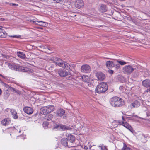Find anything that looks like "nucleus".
Returning a JSON list of instances; mask_svg holds the SVG:
<instances>
[{
	"label": "nucleus",
	"instance_id": "1",
	"mask_svg": "<svg viewBox=\"0 0 150 150\" xmlns=\"http://www.w3.org/2000/svg\"><path fill=\"white\" fill-rule=\"evenodd\" d=\"M8 65L10 69L18 71L27 72L29 71L30 70L27 67L21 66L17 64L8 63Z\"/></svg>",
	"mask_w": 150,
	"mask_h": 150
},
{
	"label": "nucleus",
	"instance_id": "2",
	"mask_svg": "<svg viewBox=\"0 0 150 150\" xmlns=\"http://www.w3.org/2000/svg\"><path fill=\"white\" fill-rule=\"evenodd\" d=\"M108 89V86L105 83L102 82L99 83L95 89L96 92L98 93L105 92Z\"/></svg>",
	"mask_w": 150,
	"mask_h": 150
},
{
	"label": "nucleus",
	"instance_id": "3",
	"mask_svg": "<svg viewBox=\"0 0 150 150\" xmlns=\"http://www.w3.org/2000/svg\"><path fill=\"white\" fill-rule=\"evenodd\" d=\"M135 69L132 66L129 65L125 66L123 68L122 71L125 74L129 75Z\"/></svg>",
	"mask_w": 150,
	"mask_h": 150
},
{
	"label": "nucleus",
	"instance_id": "4",
	"mask_svg": "<svg viewBox=\"0 0 150 150\" xmlns=\"http://www.w3.org/2000/svg\"><path fill=\"white\" fill-rule=\"evenodd\" d=\"M71 128L66 125L62 124L58 125L54 127L53 128V130L56 129L58 130L65 131L67 130H69Z\"/></svg>",
	"mask_w": 150,
	"mask_h": 150
},
{
	"label": "nucleus",
	"instance_id": "5",
	"mask_svg": "<svg viewBox=\"0 0 150 150\" xmlns=\"http://www.w3.org/2000/svg\"><path fill=\"white\" fill-rule=\"evenodd\" d=\"M52 60L54 63H55L57 65H58L62 67H64V64L65 62V61L62 60L60 58L57 57H54Z\"/></svg>",
	"mask_w": 150,
	"mask_h": 150
},
{
	"label": "nucleus",
	"instance_id": "6",
	"mask_svg": "<svg viewBox=\"0 0 150 150\" xmlns=\"http://www.w3.org/2000/svg\"><path fill=\"white\" fill-rule=\"evenodd\" d=\"M61 144L65 147H67L68 148L74 147L75 146L72 144H70V143L69 144L68 143V139L67 138H62L61 140Z\"/></svg>",
	"mask_w": 150,
	"mask_h": 150
},
{
	"label": "nucleus",
	"instance_id": "7",
	"mask_svg": "<svg viewBox=\"0 0 150 150\" xmlns=\"http://www.w3.org/2000/svg\"><path fill=\"white\" fill-rule=\"evenodd\" d=\"M81 71L82 72L86 73H89L91 71L90 67L88 64H83L81 67Z\"/></svg>",
	"mask_w": 150,
	"mask_h": 150
},
{
	"label": "nucleus",
	"instance_id": "8",
	"mask_svg": "<svg viewBox=\"0 0 150 150\" xmlns=\"http://www.w3.org/2000/svg\"><path fill=\"white\" fill-rule=\"evenodd\" d=\"M57 73L61 77H65L69 74L65 70L60 69L58 70L57 71Z\"/></svg>",
	"mask_w": 150,
	"mask_h": 150
},
{
	"label": "nucleus",
	"instance_id": "9",
	"mask_svg": "<svg viewBox=\"0 0 150 150\" xmlns=\"http://www.w3.org/2000/svg\"><path fill=\"white\" fill-rule=\"evenodd\" d=\"M84 4L83 0H76L75 6L76 8L79 9L83 7Z\"/></svg>",
	"mask_w": 150,
	"mask_h": 150
},
{
	"label": "nucleus",
	"instance_id": "10",
	"mask_svg": "<svg viewBox=\"0 0 150 150\" xmlns=\"http://www.w3.org/2000/svg\"><path fill=\"white\" fill-rule=\"evenodd\" d=\"M96 76L98 78V79L100 80L103 81L105 78V76L103 73L99 72L96 73Z\"/></svg>",
	"mask_w": 150,
	"mask_h": 150
},
{
	"label": "nucleus",
	"instance_id": "11",
	"mask_svg": "<svg viewBox=\"0 0 150 150\" xmlns=\"http://www.w3.org/2000/svg\"><path fill=\"white\" fill-rule=\"evenodd\" d=\"M23 110L25 113L29 115L31 114L33 112V110L32 108L28 106L24 107Z\"/></svg>",
	"mask_w": 150,
	"mask_h": 150
},
{
	"label": "nucleus",
	"instance_id": "12",
	"mask_svg": "<svg viewBox=\"0 0 150 150\" xmlns=\"http://www.w3.org/2000/svg\"><path fill=\"white\" fill-rule=\"evenodd\" d=\"M118 99H119V98L118 97H114L111 98L110 100V103L111 105L114 107Z\"/></svg>",
	"mask_w": 150,
	"mask_h": 150
},
{
	"label": "nucleus",
	"instance_id": "13",
	"mask_svg": "<svg viewBox=\"0 0 150 150\" xmlns=\"http://www.w3.org/2000/svg\"><path fill=\"white\" fill-rule=\"evenodd\" d=\"M65 113L64 110L62 108H60L57 110L55 113L57 114V116L62 117L64 115Z\"/></svg>",
	"mask_w": 150,
	"mask_h": 150
},
{
	"label": "nucleus",
	"instance_id": "14",
	"mask_svg": "<svg viewBox=\"0 0 150 150\" xmlns=\"http://www.w3.org/2000/svg\"><path fill=\"white\" fill-rule=\"evenodd\" d=\"M124 101L123 100L119 98V99H118V101H117L114 107H120L123 105L124 104Z\"/></svg>",
	"mask_w": 150,
	"mask_h": 150
},
{
	"label": "nucleus",
	"instance_id": "15",
	"mask_svg": "<svg viewBox=\"0 0 150 150\" xmlns=\"http://www.w3.org/2000/svg\"><path fill=\"white\" fill-rule=\"evenodd\" d=\"M140 105V103L137 100L133 101L130 105V107L132 108H137Z\"/></svg>",
	"mask_w": 150,
	"mask_h": 150
},
{
	"label": "nucleus",
	"instance_id": "16",
	"mask_svg": "<svg viewBox=\"0 0 150 150\" xmlns=\"http://www.w3.org/2000/svg\"><path fill=\"white\" fill-rule=\"evenodd\" d=\"M11 119L9 118H7L4 119L1 121L2 125L6 126L8 125L11 123Z\"/></svg>",
	"mask_w": 150,
	"mask_h": 150
},
{
	"label": "nucleus",
	"instance_id": "17",
	"mask_svg": "<svg viewBox=\"0 0 150 150\" xmlns=\"http://www.w3.org/2000/svg\"><path fill=\"white\" fill-rule=\"evenodd\" d=\"M40 112L44 115H47L49 114L47 106L42 107L40 109Z\"/></svg>",
	"mask_w": 150,
	"mask_h": 150
},
{
	"label": "nucleus",
	"instance_id": "18",
	"mask_svg": "<svg viewBox=\"0 0 150 150\" xmlns=\"http://www.w3.org/2000/svg\"><path fill=\"white\" fill-rule=\"evenodd\" d=\"M142 84L143 86L146 88L150 87V80L149 79H146L143 80Z\"/></svg>",
	"mask_w": 150,
	"mask_h": 150
},
{
	"label": "nucleus",
	"instance_id": "19",
	"mask_svg": "<svg viewBox=\"0 0 150 150\" xmlns=\"http://www.w3.org/2000/svg\"><path fill=\"white\" fill-rule=\"evenodd\" d=\"M122 126L125 127L128 130L130 131L131 132L133 133L134 132V131L133 130L132 127L129 124L127 123V122L125 121Z\"/></svg>",
	"mask_w": 150,
	"mask_h": 150
},
{
	"label": "nucleus",
	"instance_id": "20",
	"mask_svg": "<svg viewBox=\"0 0 150 150\" xmlns=\"http://www.w3.org/2000/svg\"><path fill=\"white\" fill-rule=\"evenodd\" d=\"M10 112L12 115V117L14 119H16L18 118L16 110L13 109H11L10 110Z\"/></svg>",
	"mask_w": 150,
	"mask_h": 150
},
{
	"label": "nucleus",
	"instance_id": "21",
	"mask_svg": "<svg viewBox=\"0 0 150 150\" xmlns=\"http://www.w3.org/2000/svg\"><path fill=\"white\" fill-rule=\"evenodd\" d=\"M106 67L108 69L112 68L114 67L115 64L112 61H108L106 62Z\"/></svg>",
	"mask_w": 150,
	"mask_h": 150
},
{
	"label": "nucleus",
	"instance_id": "22",
	"mask_svg": "<svg viewBox=\"0 0 150 150\" xmlns=\"http://www.w3.org/2000/svg\"><path fill=\"white\" fill-rule=\"evenodd\" d=\"M68 139L69 140V143H70V144H72L74 145L73 143L75 141V137L73 135H70L68 136Z\"/></svg>",
	"mask_w": 150,
	"mask_h": 150
},
{
	"label": "nucleus",
	"instance_id": "23",
	"mask_svg": "<svg viewBox=\"0 0 150 150\" xmlns=\"http://www.w3.org/2000/svg\"><path fill=\"white\" fill-rule=\"evenodd\" d=\"M108 10L106 6L103 4H101L99 8L100 11L101 12H106Z\"/></svg>",
	"mask_w": 150,
	"mask_h": 150
},
{
	"label": "nucleus",
	"instance_id": "24",
	"mask_svg": "<svg viewBox=\"0 0 150 150\" xmlns=\"http://www.w3.org/2000/svg\"><path fill=\"white\" fill-rule=\"evenodd\" d=\"M17 54L18 57L21 59H24L26 57L24 53L20 51L17 52Z\"/></svg>",
	"mask_w": 150,
	"mask_h": 150
},
{
	"label": "nucleus",
	"instance_id": "25",
	"mask_svg": "<svg viewBox=\"0 0 150 150\" xmlns=\"http://www.w3.org/2000/svg\"><path fill=\"white\" fill-rule=\"evenodd\" d=\"M49 113H51L54 110V107L53 105H50L47 106Z\"/></svg>",
	"mask_w": 150,
	"mask_h": 150
},
{
	"label": "nucleus",
	"instance_id": "26",
	"mask_svg": "<svg viewBox=\"0 0 150 150\" xmlns=\"http://www.w3.org/2000/svg\"><path fill=\"white\" fill-rule=\"evenodd\" d=\"M10 95V93L9 91L8 90L5 91V92L4 93V98L5 99H7Z\"/></svg>",
	"mask_w": 150,
	"mask_h": 150
},
{
	"label": "nucleus",
	"instance_id": "27",
	"mask_svg": "<svg viewBox=\"0 0 150 150\" xmlns=\"http://www.w3.org/2000/svg\"><path fill=\"white\" fill-rule=\"evenodd\" d=\"M71 66L68 63L65 62L64 64V67L63 68H64L68 70H71L70 69Z\"/></svg>",
	"mask_w": 150,
	"mask_h": 150
},
{
	"label": "nucleus",
	"instance_id": "28",
	"mask_svg": "<svg viewBox=\"0 0 150 150\" xmlns=\"http://www.w3.org/2000/svg\"><path fill=\"white\" fill-rule=\"evenodd\" d=\"M37 21L38 23H37L36 24L41 26L46 27L47 25V23L40 21Z\"/></svg>",
	"mask_w": 150,
	"mask_h": 150
},
{
	"label": "nucleus",
	"instance_id": "29",
	"mask_svg": "<svg viewBox=\"0 0 150 150\" xmlns=\"http://www.w3.org/2000/svg\"><path fill=\"white\" fill-rule=\"evenodd\" d=\"M117 62L119 64L121 65H123L126 64L127 63V62L122 60H117Z\"/></svg>",
	"mask_w": 150,
	"mask_h": 150
},
{
	"label": "nucleus",
	"instance_id": "30",
	"mask_svg": "<svg viewBox=\"0 0 150 150\" xmlns=\"http://www.w3.org/2000/svg\"><path fill=\"white\" fill-rule=\"evenodd\" d=\"M47 118H46L47 120L50 121L51 120L53 117V115L51 114H47Z\"/></svg>",
	"mask_w": 150,
	"mask_h": 150
},
{
	"label": "nucleus",
	"instance_id": "31",
	"mask_svg": "<svg viewBox=\"0 0 150 150\" xmlns=\"http://www.w3.org/2000/svg\"><path fill=\"white\" fill-rule=\"evenodd\" d=\"M82 80L84 82H87L88 81V77L87 76L83 75L82 77Z\"/></svg>",
	"mask_w": 150,
	"mask_h": 150
},
{
	"label": "nucleus",
	"instance_id": "32",
	"mask_svg": "<svg viewBox=\"0 0 150 150\" xmlns=\"http://www.w3.org/2000/svg\"><path fill=\"white\" fill-rule=\"evenodd\" d=\"M122 150H132V149L129 147H127L126 145L125 144H124V146L122 148Z\"/></svg>",
	"mask_w": 150,
	"mask_h": 150
},
{
	"label": "nucleus",
	"instance_id": "33",
	"mask_svg": "<svg viewBox=\"0 0 150 150\" xmlns=\"http://www.w3.org/2000/svg\"><path fill=\"white\" fill-rule=\"evenodd\" d=\"M98 147L101 148V150H107V149L106 146L102 144V146H98Z\"/></svg>",
	"mask_w": 150,
	"mask_h": 150
},
{
	"label": "nucleus",
	"instance_id": "34",
	"mask_svg": "<svg viewBox=\"0 0 150 150\" xmlns=\"http://www.w3.org/2000/svg\"><path fill=\"white\" fill-rule=\"evenodd\" d=\"M4 31L3 29H0V37H3L4 36Z\"/></svg>",
	"mask_w": 150,
	"mask_h": 150
},
{
	"label": "nucleus",
	"instance_id": "35",
	"mask_svg": "<svg viewBox=\"0 0 150 150\" xmlns=\"http://www.w3.org/2000/svg\"><path fill=\"white\" fill-rule=\"evenodd\" d=\"M49 125V123L47 121H45L43 123V125L44 127H46Z\"/></svg>",
	"mask_w": 150,
	"mask_h": 150
},
{
	"label": "nucleus",
	"instance_id": "36",
	"mask_svg": "<svg viewBox=\"0 0 150 150\" xmlns=\"http://www.w3.org/2000/svg\"><path fill=\"white\" fill-rule=\"evenodd\" d=\"M3 85L6 88H8V89H10V88H11V87L8 85L6 84V83H3Z\"/></svg>",
	"mask_w": 150,
	"mask_h": 150
},
{
	"label": "nucleus",
	"instance_id": "37",
	"mask_svg": "<svg viewBox=\"0 0 150 150\" xmlns=\"http://www.w3.org/2000/svg\"><path fill=\"white\" fill-rule=\"evenodd\" d=\"M9 36L12 38H20L21 37V35H11Z\"/></svg>",
	"mask_w": 150,
	"mask_h": 150
},
{
	"label": "nucleus",
	"instance_id": "38",
	"mask_svg": "<svg viewBox=\"0 0 150 150\" xmlns=\"http://www.w3.org/2000/svg\"><path fill=\"white\" fill-rule=\"evenodd\" d=\"M120 65L119 64H117L115 65L114 67H115L116 69L117 70L120 68Z\"/></svg>",
	"mask_w": 150,
	"mask_h": 150
},
{
	"label": "nucleus",
	"instance_id": "39",
	"mask_svg": "<svg viewBox=\"0 0 150 150\" xmlns=\"http://www.w3.org/2000/svg\"><path fill=\"white\" fill-rule=\"evenodd\" d=\"M57 3H60L61 4L63 2L64 0H54Z\"/></svg>",
	"mask_w": 150,
	"mask_h": 150
},
{
	"label": "nucleus",
	"instance_id": "40",
	"mask_svg": "<svg viewBox=\"0 0 150 150\" xmlns=\"http://www.w3.org/2000/svg\"><path fill=\"white\" fill-rule=\"evenodd\" d=\"M124 122L125 121H118L117 122L118 123L119 125H123Z\"/></svg>",
	"mask_w": 150,
	"mask_h": 150
},
{
	"label": "nucleus",
	"instance_id": "41",
	"mask_svg": "<svg viewBox=\"0 0 150 150\" xmlns=\"http://www.w3.org/2000/svg\"><path fill=\"white\" fill-rule=\"evenodd\" d=\"M82 147L86 150L88 149V147L86 146L82 145Z\"/></svg>",
	"mask_w": 150,
	"mask_h": 150
},
{
	"label": "nucleus",
	"instance_id": "42",
	"mask_svg": "<svg viewBox=\"0 0 150 150\" xmlns=\"http://www.w3.org/2000/svg\"><path fill=\"white\" fill-rule=\"evenodd\" d=\"M108 72L111 74H112L113 73V71L112 70H109L108 71Z\"/></svg>",
	"mask_w": 150,
	"mask_h": 150
},
{
	"label": "nucleus",
	"instance_id": "43",
	"mask_svg": "<svg viewBox=\"0 0 150 150\" xmlns=\"http://www.w3.org/2000/svg\"><path fill=\"white\" fill-rule=\"evenodd\" d=\"M14 92L15 93H18L19 94L20 93H21V92L19 90H16V89L15 90V91H14Z\"/></svg>",
	"mask_w": 150,
	"mask_h": 150
},
{
	"label": "nucleus",
	"instance_id": "44",
	"mask_svg": "<svg viewBox=\"0 0 150 150\" xmlns=\"http://www.w3.org/2000/svg\"><path fill=\"white\" fill-rule=\"evenodd\" d=\"M10 90H11V91L12 92H14L15 91V90L16 89H15V88H13V87H11V88H10Z\"/></svg>",
	"mask_w": 150,
	"mask_h": 150
},
{
	"label": "nucleus",
	"instance_id": "45",
	"mask_svg": "<svg viewBox=\"0 0 150 150\" xmlns=\"http://www.w3.org/2000/svg\"><path fill=\"white\" fill-rule=\"evenodd\" d=\"M10 5L11 6H15L16 5H17V6L18 5H17H17L16 4H14V3H11L10 4Z\"/></svg>",
	"mask_w": 150,
	"mask_h": 150
},
{
	"label": "nucleus",
	"instance_id": "46",
	"mask_svg": "<svg viewBox=\"0 0 150 150\" xmlns=\"http://www.w3.org/2000/svg\"><path fill=\"white\" fill-rule=\"evenodd\" d=\"M95 146V145H91H91L90 146H89V149L90 150H91V148L92 147V146Z\"/></svg>",
	"mask_w": 150,
	"mask_h": 150
},
{
	"label": "nucleus",
	"instance_id": "47",
	"mask_svg": "<svg viewBox=\"0 0 150 150\" xmlns=\"http://www.w3.org/2000/svg\"><path fill=\"white\" fill-rule=\"evenodd\" d=\"M4 20V18H0V21H3Z\"/></svg>",
	"mask_w": 150,
	"mask_h": 150
},
{
	"label": "nucleus",
	"instance_id": "48",
	"mask_svg": "<svg viewBox=\"0 0 150 150\" xmlns=\"http://www.w3.org/2000/svg\"><path fill=\"white\" fill-rule=\"evenodd\" d=\"M141 137H142V138H145V136L144 135L142 134V136H141Z\"/></svg>",
	"mask_w": 150,
	"mask_h": 150
},
{
	"label": "nucleus",
	"instance_id": "49",
	"mask_svg": "<svg viewBox=\"0 0 150 150\" xmlns=\"http://www.w3.org/2000/svg\"><path fill=\"white\" fill-rule=\"evenodd\" d=\"M122 119L123 120V121H125V120L123 116H122Z\"/></svg>",
	"mask_w": 150,
	"mask_h": 150
},
{
	"label": "nucleus",
	"instance_id": "50",
	"mask_svg": "<svg viewBox=\"0 0 150 150\" xmlns=\"http://www.w3.org/2000/svg\"><path fill=\"white\" fill-rule=\"evenodd\" d=\"M149 89H150V88H149L147 89L146 90V92H148L149 91L150 92Z\"/></svg>",
	"mask_w": 150,
	"mask_h": 150
},
{
	"label": "nucleus",
	"instance_id": "51",
	"mask_svg": "<svg viewBox=\"0 0 150 150\" xmlns=\"http://www.w3.org/2000/svg\"><path fill=\"white\" fill-rule=\"evenodd\" d=\"M147 116H150V114L147 113Z\"/></svg>",
	"mask_w": 150,
	"mask_h": 150
},
{
	"label": "nucleus",
	"instance_id": "52",
	"mask_svg": "<svg viewBox=\"0 0 150 150\" xmlns=\"http://www.w3.org/2000/svg\"><path fill=\"white\" fill-rule=\"evenodd\" d=\"M1 93H2V91H1V89L0 88V95L1 94Z\"/></svg>",
	"mask_w": 150,
	"mask_h": 150
},
{
	"label": "nucleus",
	"instance_id": "53",
	"mask_svg": "<svg viewBox=\"0 0 150 150\" xmlns=\"http://www.w3.org/2000/svg\"><path fill=\"white\" fill-rule=\"evenodd\" d=\"M0 76H1V77H3V78H4V76H3L2 74H0Z\"/></svg>",
	"mask_w": 150,
	"mask_h": 150
},
{
	"label": "nucleus",
	"instance_id": "54",
	"mask_svg": "<svg viewBox=\"0 0 150 150\" xmlns=\"http://www.w3.org/2000/svg\"><path fill=\"white\" fill-rule=\"evenodd\" d=\"M39 47H41V46H39Z\"/></svg>",
	"mask_w": 150,
	"mask_h": 150
},
{
	"label": "nucleus",
	"instance_id": "55",
	"mask_svg": "<svg viewBox=\"0 0 150 150\" xmlns=\"http://www.w3.org/2000/svg\"><path fill=\"white\" fill-rule=\"evenodd\" d=\"M20 132H21V131H19V133H20Z\"/></svg>",
	"mask_w": 150,
	"mask_h": 150
},
{
	"label": "nucleus",
	"instance_id": "56",
	"mask_svg": "<svg viewBox=\"0 0 150 150\" xmlns=\"http://www.w3.org/2000/svg\"><path fill=\"white\" fill-rule=\"evenodd\" d=\"M120 87V88L121 87Z\"/></svg>",
	"mask_w": 150,
	"mask_h": 150
}]
</instances>
